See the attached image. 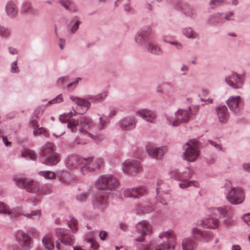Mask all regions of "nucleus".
Wrapping results in <instances>:
<instances>
[{
    "label": "nucleus",
    "mask_w": 250,
    "mask_h": 250,
    "mask_svg": "<svg viewBox=\"0 0 250 250\" xmlns=\"http://www.w3.org/2000/svg\"><path fill=\"white\" fill-rule=\"evenodd\" d=\"M219 224L218 219L210 217L198 222V225L205 228L215 229L218 227Z\"/></svg>",
    "instance_id": "21"
},
{
    "label": "nucleus",
    "mask_w": 250,
    "mask_h": 250,
    "mask_svg": "<svg viewBox=\"0 0 250 250\" xmlns=\"http://www.w3.org/2000/svg\"><path fill=\"white\" fill-rule=\"evenodd\" d=\"M100 238L102 240H104L107 236V233L105 231H102L99 234Z\"/></svg>",
    "instance_id": "54"
},
{
    "label": "nucleus",
    "mask_w": 250,
    "mask_h": 250,
    "mask_svg": "<svg viewBox=\"0 0 250 250\" xmlns=\"http://www.w3.org/2000/svg\"><path fill=\"white\" fill-rule=\"evenodd\" d=\"M243 220L248 225L250 226V213L245 214L243 217Z\"/></svg>",
    "instance_id": "47"
},
{
    "label": "nucleus",
    "mask_w": 250,
    "mask_h": 250,
    "mask_svg": "<svg viewBox=\"0 0 250 250\" xmlns=\"http://www.w3.org/2000/svg\"><path fill=\"white\" fill-rule=\"evenodd\" d=\"M157 186L158 187L156 189L157 193L159 195L160 197L162 196V198H164V199H162L160 202L162 204L166 205L167 204V200L170 197L169 191L166 190V191H164V190H162V189L165 187V185L163 184L162 181L158 180L157 181Z\"/></svg>",
    "instance_id": "20"
},
{
    "label": "nucleus",
    "mask_w": 250,
    "mask_h": 250,
    "mask_svg": "<svg viewBox=\"0 0 250 250\" xmlns=\"http://www.w3.org/2000/svg\"><path fill=\"white\" fill-rule=\"evenodd\" d=\"M243 168L246 170L250 171V164H245L243 165Z\"/></svg>",
    "instance_id": "58"
},
{
    "label": "nucleus",
    "mask_w": 250,
    "mask_h": 250,
    "mask_svg": "<svg viewBox=\"0 0 250 250\" xmlns=\"http://www.w3.org/2000/svg\"><path fill=\"white\" fill-rule=\"evenodd\" d=\"M119 227H120V229L124 231L126 230L127 228V225L124 223H120L119 225Z\"/></svg>",
    "instance_id": "55"
},
{
    "label": "nucleus",
    "mask_w": 250,
    "mask_h": 250,
    "mask_svg": "<svg viewBox=\"0 0 250 250\" xmlns=\"http://www.w3.org/2000/svg\"><path fill=\"white\" fill-rule=\"evenodd\" d=\"M62 101V96L61 94L59 95L55 99L49 101L48 104H53L55 103H59Z\"/></svg>",
    "instance_id": "45"
},
{
    "label": "nucleus",
    "mask_w": 250,
    "mask_h": 250,
    "mask_svg": "<svg viewBox=\"0 0 250 250\" xmlns=\"http://www.w3.org/2000/svg\"><path fill=\"white\" fill-rule=\"evenodd\" d=\"M100 125L98 126L99 129H102L104 127V125L105 124V121L103 117H100Z\"/></svg>",
    "instance_id": "50"
},
{
    "label": "nucleus",
    "mask_w": 250,
    "mask_h": 250,
    "mask_svg": "<svg viewBox=\"0 0 250 250\" xmlns=\"http://www.w3.org/2000/svg\"><path fill=\"white\" fill-rule=\"evenodd\" d=\"M43 245L48 250H52L54 248L53 241L52 239V235L50 234H46L43 236L42 239Z\"/></svg>",
    "instance_id": "28"
},
{
    "label": "nucleus",
    "mask_w": 250,
    "mask_h": 250,
    "mask_svg": "<svg viewBox=\"0 0 250 250\" xmlns=\"http://www.w3.org/2000/svg\"><path fill=\"white\" fill-rule=\"evenodd\" d=\"M217 115L220 122L225 123L229 119L228 109L226 106H220L216 108Z\"/></svg>",
    "instance_id": "23"
},
{
    "label": "nucleus",
    "mask_w": 250,
    "mask_h": 250,
    "mask_svg": "<svg viewBox=\"0 0 250 250\" xmlns=\"http://www.w3.org/2000/svg\"><path fill=\"white\" fill-rule=\"evenodd\" d=\"M170 43L172 44H174V45H177V47L178 49H180L182 48V45L181 44H178L177 42H171Z\"/></svg>",
    "instance_id": "60"
},
{
    "label": "nucleus",
    "mask_w": 250,
    "mask_h": 250,
    "mask_svg": "<svg viewBox=\"0 0 250 250\" xmlns=\"http://www.w3.org/2000/svg\"><path fill=\"white\" fill-rule=\"evenodd\" d=\"M42 155L46 156L49 155L44 161V164L46 165H54L60 160L59 155L54 152V146L50 143H46L42 149Z\"/></svg>",
    "instance_id": "8"
},
{
    "label": "nucleus",
    "mask_w": 250,
    "mask_h": 250,
    "mask_svg": "<svg viewBox=\"0 0 250 250\" xmlns=\"http://www.w3.org/2000/svg\"><path fill=\"white\" fill-rule=\"evenodd\" d=\"M123 170L127 173H137L142 171V167L138 161L127 160L123 164Z\"/></svg>",
    "instance_id": "13"
},
{
    "label": "nucleus",
    "mask_w": 250,
    "mask_h": 250,
    "mask_svg": "<svg viewBox=\"0 0 250 250\" xmlns=\"http://www.w3.org/2000/svg\"><path fill=\"white\" fill-rule=\"evenodd\" d=\"M208 211L215 216L220 215L222 216L224 219L223 223L225 226H229L232 224L233 221L228 213L229 208L228 207L223 206L219 208H210L208 209Z\"/></svg>",
    "instance_id": "10"
},
{
    "label": "nucleus",
    "mask_w": 250,
    "mask_h": 250,
    "mask_svg": "<svg viewBox=\"0 0 250 250\" xmlns=\"http://www.w3.org/2000/svg\"><path fill=\"white\" fill-rule=\"evenodd\" d=\"M66 78L65 77H62V78H61L60 79H59V81H58V83H63V82L66 79Z\"/></svg>",
    "instance_id": "62"
},
{
    "label": "nucleus",
    "mask_w": 250,
    "mask_h": 250,
    "mask_svg": "<svg viewBox=\"0 0 250 250\" xmlns=\"http://www.w3.org/2000/svg\"><path fill=\"white\" fill-rule=\"evenodd\" d=\"M224 3V0H211L209 2V5L211 8H214L223 5Z\"/></svg>",
    "instance_id": "40"
},
{
    "label": "nucleus",
    "mask_w": 250,
    "mask_h": 250,
    "mask_svg": "<svg viewBox=\"0 0 250 250\" xmlns=\"http://www.w3.org/2000/svg\"><path fill=\"white\" fill-rule=\"evenodd\" d=\"M231 250H241V247L239 245H233L231 248Z\"/></svg>",
    "instance_id": "59"
},
{
    "label": "nucleus",
    "mask_w": 250,
    "mask_h": 250,
    "mask_svg": "<svg viewBox=\"0 0 250 250\" xmlns=\"http://www.w3.org/2000/svg\"><path fill=\"white\" fill-rule=\"evenodd\" d=\"M71 100L75 102L79 106L84 108V112L86 111L90 106V103L86 100L78 97H71Z\"/></svg>",
    "instance_id": "29"
},
{
    "label": "nucleus",
    "mask_w": 250,
    "mask_h": 250,
    "mask_svg": "<svg viewBox=\"0 0 250 250\" xmlns=\"http://www.w3.org/2000/svg\"><path fill=\"white\" fill-rule=\"evenodd\" d=\"M186 145L188 146L183 154L184 159L189 162H193L199 156L198 142L195 140H189L187 143Z\"/></svg>",
    "instance_id": "7"
},
{
    "label": "nucleus",
    "mask_w": 250,
    "mask_h": 250,
    "mask_svg": "<svg viewBox=\"0 0 250 250\" xmlns=\"http://www.w3.org/2000/svg\"><path fill=\"white\" fill-rule=\"evenodd\" d=\"M39 174L46 179H53L55 177V173L51 171H42Z\"/></svg>",
    "instance_id": "37"
},
{
    "label": "nucleus",
    "mask_w": 250,
    "mask_h": 250,
    "mask_svg": "<svg viewBox=\"0 0 250 250\" xmlns=\"http://www.w3.org/2000/svg\"><path fill=\"white\" fill-rule=\"evenodd\" d=\"M150 32L148 31L141 30L138 33L136 38V41L138 43H142L146 41Z\"/></svg>",
    "instance_id": "32"
},
{
    "label": "nucleus",
    "mask_w": 250,
    "mask_h": 250,
    "mask_svg": "<svg viewBox=\"0 0 250 250\" xmlns=\"http://www.w3.org/2000/svg\"><path fill=\"white\" fill-rule=\"evenodd\" d=\"M79 24H80V21H77L76 22L75 24L71 28V31H72V32H75L77 30V29L78 28Z\"/></svg>",
    "instance_id": "53"
},
{
    "label": "nucleus",
    "mask_w": 250,
    "mask_h": 250,
    "mask_svg": "<svg viewBox=\"0 0 250 250\" xmlns=\"http://www.w3.org/2000/svg\"><path fill=\"white\" fill-rule=\"evenodd\" d=\"M8 34V31L7 29L1 27L0 25V35L1 36H7Z\"/></svg>",
    "instance_id": "49"
},
{
    "label": "nucleus",
    "mask_w": 250,
    "mask_h": 250,
    "mask_svg": "<svg viewBox=\"0 0 250 250\" xmlns=\"http://www.w3.org/2000/svg\"><path fill=\"white\" fill-rule=\"evenodd\" d=\"M11 71L12 73H18L19 72V70L17 66V61H15L11 64Z\"/></svg>",
    "instance_id": "44"
},
{
    "label": "nucleus",
    "mask_w": 250,
    "mask_h": 250,
    "mask_svg": "<svg viewBox=\"0 0 250 250\" xmlns=\"http://www.w3.org/2000/svg\"><path fill=\"white\" fill-rule=\"evenodd\" d=\"M159 237L161 239H166L167 243L158 245L156 247L155 250H167L175 249L176 236L173 231L170 230L162 232L159 235Z\"/></svg>",
    "instance_id": "6"
},
{
    "label": "nucleus",
    "mask_w": 250,
    "mask_h": 250,
    "mask_svg": "<svg viewBox=\"0 0 250 250\" xmlns=\"http://www.w3.org/2000/svg\"><path fill=\"white\" fill-rule=\"evenodd\" d=\"M41 214L40 210H37L32 211L30 213L25 214L24 215L28 219L37 221L40 219Z\"/></svg>",
    "instance_id": "33"
},
{
    "label": "nucleus",
    "mask_w": 250,
    "mask_h": 250,
    "mask_svg": "<svg viewBox=\"0 0 250 250\" xmlns=\"http://www.w3.org/2000/svg\"><path fill=\"white\" fill-rule=\"evenodd\" d=\"M201 100L203 101H208V103H212L213 102V100L210 99H208L207 100L201 99Z\"/></svg>",
    "instance_id": "63"
},
{
    "label": "nucleus",
    "mask_w": 250,
    "mask_h": 250,
    "mask_svg": "<svg viewBox=\"0 0 250 250\" xmlns=\"http://www.w3.org/2000/svg\"><path fill=\"white\" fill-rule=\"evenodd\" d=\"M30 123L34 128L33 133L34 135L43 134L45 137L48 136L49 134L44 127H39V125L38 124V122L36 119H32L30 121Z\"/></svg>",
    "instance_id": "26"
},
{
    "label": "nucleus",
    "mask_w": 250,
    "mask_h": 250,
    "mask_svg": "<svg viewBox=\"0 0 250 250\" xmlns=\"http://www.w3.org/2000/svg\"><path fill=\"white\" fill-rule=\"evenodd\" d=\"M17 238L21 246L25 248H28L32 243V241L29 236L23 232H19Z\"/></svg>",
    "instance_id": "22"
},
{
    "label": "nucleus",
    "mask_w": 250,
    "mask_h": 250,
    "mask_svg": "<svg viewBox=\"0 0 250 250\" xmlns=\"http://www.w3.org/2000/svg\"><path fill=\"white\" fill-rule=\"evenodd\" d=\"M21 156L23 157H29L31 160H34L36 158V155L35 152L31 150H26L21 153Z\"/></svg>",
    "instance_id": "36"
},
{
    "label": "nucleus",
    "mask_w": 250,
    "mask_h": 250,
    "mask_svg": "<svg viewBox=\"0 0 250 250\" xmlns=\"http://www.w3.org/2000/svg\"><path fill=\"white\" fill-rule=\"evenodd\" d=\"M88 242L91 243V247L94 250H97L99 247L98 244L94 241L93 238L86 239Z\"/></svg>",
    "instance_id": "43"
},
{
    "label": "nucleus",
    "mask_w": 250,
    "mask_h": 250,
    "mask_svg": "<svg viewBox=\"0 0 250 250\" xmlns=\"http://www.w3.org/2000/svg\"><path fill=\"white\" fill-rule=\"evenodd\" d=\"M181 71H187L188 70V67L186 65H183L181 68Z\"/></svg>",
    "instance_id": "61"
},
{
    "label": "nucleus",
    "mask_w": 250,
    "mask_h": 250,
    "mask_svg": "<svg viewBox=\"0 0 250 250\" xmlns=\"http://www.w3.org/2000/svg\"><path fill=\"white\" fill-rule=\"evenodd\" d=\"M209 143L214 146V147L216 148V149H219V150H222V151H224L225 149H224L223 147H222L221 146V145L220 144H218L215 142H214L213 141H209Z\"/></svg>",
    "instance_id": "48"
},
{
    "label": "nucleus",
    "mask_w": 250,
    "mask_h": 250,
    "mask_svg": "<svg viewBox=\"0 0 250 250\" xmlns=\"http://www.w3.org/2000/svg\"><path fill=\"white\" fill-rule=\"evenodd\" d=\"M28 232L30 234L32 235L33 236H38V233L35 229H33V228L30 229L29 230Z\"/></svg>",
    "instance_id": "52"
},
{
    "label": "nucleus",
    "mask_w": 250,
    "mask_h": 250,
    "mask_svg": "<svg viewBox=\"0 0 250 250\" xmlns=\"http://www.w3.org/2000/svg\"><path fill=\"white\" fill-rule=\"evenodd\" d=\"M195 246V242L191 238H186L183 240L182 247L183 250H193Z\"/></svg>",
    "instance_id": "30"
},
{
    "label": "nucleus",
    "mask_w": 250,
    "mask_h": 250,
    "mask_svg": "<svg viewBox=\"0 0 250 250\" xmlns=\"http://www.w3.org/2000/svg\"><path fill=\"white\" fill-rule=\"evenodd\" d=\"M0 212L6 214H10L13 213L11 211L8 207L3 203H0Z\"/></svg>",
    "instance_id": "41"
},
{
    "label": "nucleus",
    "mask_w": 250,
    "mask_h": 250,
    "mask_svg": "<svg viewBox=\"0 0 250 250\" xmlns=\"http://www.w3.org/2000/svg\"><path fill=\"white\" fill-rule=\"evenodd\" d=\"M92 161L93 157H92L84 158L81 160V164L82 165L81 171L83 174H86L88 172L92 171L94 169L99 168L103 163V159L99 158L94 161V163L92 166H89V165Z\"/></svg>",
    "instance_id": "11"
},
{
    "label": "nucleus",
    "mask_w": 250,
    "mask_h": 250,
    "mask_svg": "<svg viewBox=\"0 0 250 250\" xmlns=\"http://www.w3.org/2000/svg\"><path fill=\"white\" fill-rule=\"evenodd\" d=\"M192 174V171L189 168H186L183 173H179L176 171L171 173L172 176L174 177L177 180L182 182L179 184V187L181 188H185L191 186L195 187L199 186V183L195 181H188L191 178Z\"/></svg>",
    "instance_id": "3"
},
{
    "label": "nucleus",
    "mask_w": 250,
    "mask_h": 250,
    "mask_svg": "<svg viewBox=\"0 0 250 250\" xmlns=\"http://www.w3.org/2000/svg\"><path fill=\"white\" fill-rule=\"evenodd\" d=\"M139 250H151V249L148 246L143 245L139 248Z\"/></svg>",
    "instance_id": "56"
},
{
    "label": "nucleus",
    "mask_w": 250,
    "mask_h": 250,
    "mask_svg": "<svg viewBox=\"0 0 250 250\" xmlns=\"http://www.w3.org/2000/svg\"><path fill=\"white\" fill-rule=\"evenodd\" d=\"M31 10V6L30 4L28 3H26L24 4L22 6V11L23 12H29Z\"/></svg>",
    "instance_id": "46"
},
{
    "label": "nucleus",
    "mask_w": 250,
    "mask_h": 250,
    "mask_svg": "<svg viewBox=\"0 0 250 250\" xmlns=\"http://www.w3.org/2000/svg\"><path fill=\"white\" fill-rule=\"evenodd\" d=\"M59 1L66 9L72 12L77 11L76 6L71 0H59Z\"/></svg>",
    "instance_id": "31"
},
{
    "label": "nucleus",
    "mask_w": 250,
    "mask_h": 250,
    "mask_svg": "<svg viewBox=\"0 0 250 250\" xmlns=\"http://www.w3.org/2000/svg\"><path fill=\"white\" fill-rule=\"evenodd\" d=\"M56 234L61 242L65 245H72L74 240L72 237L66 233L64 229L58 228L56 229Z\"/></svg>",
    "instance_id": "15"
},
{
    "label": "nucleus",
    "mask_w": 250,
    "mask_h": 250,
    "mask_svg": "<svg viewBox=\"0 0 250 250\" xmlns=\"http://www.w3.org/2000/svg\"><path fill=\"white\" fill-rule=\"evenodd\" d=\"M146 192L144 187L128 188L124 191V195L126 197L139 198Z\"/></svg>",
    "instance_id": "18"
},
{
    "label": "nucleus",
    "mask_w": 250,
    "mask_h": 250,
    "mask_svg": "<svg viewBox=\"0 0 250 250\" xmlns=\"http://www.w3.org/2000/svg\"><path fill=\"white\" fill-rule=\"evenodd\" d=\"M71 116L72 114H64L61 115L59 119L61 122L67 124V128L72 132H74L76 127L79 126V130L80 133L87 134L89 136L93 137L91 132L93 131L94 126L89 118L84 117L80 119V121H78L70 119Z\"/></svg>",
    "instance_id": "1"
},
{
    "label": "nucleus",
    "mask_w": 250,
    "mask_h": 250,
    "mask_svg": "<svg viewBox=\"0 0 250 250\" xmlns=\"http://www.w3.org/2000/svg\"><path fill=\"white\" fill-rule=\"evenodd\" d=\"M68 225L70 229L73 231H77L78 227H77V220L74 218H72L70 221H69Z\"/></svg>",
    "instance_id": "39"
},
{
    "label": "nucleus",
    "mask_w": 250,
    "mask_h": 250,
    "mask_svg": "<svg viewBox=\"0 0 250 250\" xmlns=\"http://www.w3.org/2000/svg\"><path fill=\"white\" fill-rule=\"evenodd\" d=\"M191 115L190 109H179L175 114V117L170 120L168 119L169 124L173 126H176L182 123H187Z\"/></svg>",
    "instance_id": "9"
},
{
    "label": "nucleus",
    "mask_w": 250,
    "mask_h": 250,
    "mask_svg": "<svg viewBox=\"0 0 250 250\" xmlns=\"http://www.w3.org/2000/svg\"><path fill=\"white\" fill-rule=\"evenodd\" d=\"M136 114L149 123H153L156 118L155 113L147 109H139L136 111Z\"/></svg>",
    "instance_id": "19"
},
{
    "label": "nucleus",
    "mask_w": 250,
    "mask_h": 250,
    "mask_svg": "<svg viewBox=\"0 0 250 250\" xmlns=\"http://www.w3.org/2000/svg\"><path fill=\"white\" fill-rule=\"evenodd\" d=\"M148 51L153 54H158L160 51V48L153 43H149L147 46Z\"/></svg>",
    "instance_id": "35"
},
{
    "label": "nucleus",
    "mask_w": 250,
    "mask_h": 250,
    "mask_svg": "<svg viewBox=\"0 0 250 250\" xmlns=\"http://www.w3.org/2000/svg\"><path fill=\"white\" fill-rule=\"evenodd\" d=\"M18 187L25 189L27 191L31 193H36L40 190V186L37 182L33 181H28L24 178H18L15 180Z\"/></svg>",
    "instance_id": "12"
},
{
    "label": "nucleus",
    "mask_w": 250,
    "mask_h": 250,
    "mask_svg": "<svg viewBox=\"0 0 250 250\" xmlns=\"http://www.w3.org/2000/svg\"><path fill=\"white\" fill-rule=\"evenodd\" d=\"M74 250H83L80 247H75L73 248Z\"/></svg>",
    "instance_id": "64"
},
{
    "label": "nucleus",
    "mask_w": 250,
    "mask_h": 250,
    "mask_svg": "<svg viewBox=\"0 0 250 250\" xmlns=\"http://www.w3.org/2000/svg\"><path fill=\"white\" fill-rule=\"evenodd\" d=\"M152 228L148 222L142 221L138 223L136 226V230L133 233V236L136 241L142 242L145 239L146 234H150Z\"/></svg>",
    "instance_id": "5"
},
{
    "label": "nucleus",
    "mask_w": 250,
    "mask_h": 250,
    "mask_svg": "<svg viewBox=\"0 0 250 250\" xmlns=\"http://www.w3.org/2000/svg\"><path fill=\"white\" fill-rule=\"evenodd\" d=\"M86 196L85 193L82 194L77 197V199L80 201H83L86 200Z\"/></svg>",
    "instance_id": "51"
},
{
    "label": "nucleus",
    "mask_w": 250,
    "mask_h": 250,
    "mask_svg": "<svg viewBox=\"0 0 250 250\" xmlns=\"http://www.w3.org/2000/svg\"><path fill=\"white\" fill-rule=\"evenodd\" d=\"M136 122L134 118H125L120 122L121 127L124 130H130L135 126Z\"/></svg>",
    "instance_id": "25"
},
{
    "label": "nucleus",
    "mask_w": 250,
    "mask_h": 250,
    "mask_svg": "<svg viewBox=\"0 0 250 250\" xmlns=\"http://www.w3.org/2000/svg\"><path fill=\"white\" fill-rule=\"evenodd\" d=\"M192 235L195 238L200 241L208 242L212 238V234L209 231H201L197 228H194L192 230Z\"/></svg>",
    "instance_id": "16"
},
{
    "label": "nucleus",
    "mask_w": 250,
    "mask_h": 250,
    "mask_svg": "<svg viewBox=\"0 0 250 250\" xmlns=\"http://www.w3.org/2000/svg\"><path fill=\"white\" fill-rule=\"evenodd\" d=\"M117 180L112 175H102L96 181L95 186L101 190H111L118 185Z\"/></svg>",
    "instance_id": "4"
},
{
    "label": "nucleus",
    "mask_w": 250,
    "mask_h": 250,
    "mask_svg": "<svg viewBox=\"0 0 250 250\" xmlns=\"http://www.w3.org/2000/svg\"><path fill=\"white\" fill-rule=\"evenodd\" d=\"M184 34L188 38H195L197 34L191 28H186L183 31Z\"/></svg>",
    "instance_id": "38"
},
{
    "label": "nucleus",
    "mask_w": 250,
    "mask_h": 250,
    "mask_svg": "<svg viewBox=\"0 0 250 250\" xmlns=\"http://www.w3.org/2000/svg\"><path fill=\"white\" fill-rule=\"evenodd\" d=\"M225 187L228 191L227 198L230 203L237 205L243 202L245 196L241 188L233 187L230 182L229 181H226Z\"/></svg>",
    "instance_id": "2"
},
{
    "label": "nucleus",
    "mask_w": 250,
    "mask_h": 250,
    "mask_svg": "<svg viewBox=\"0 0 250 250\" xmlns=\"http://www.w3.org/2000/svg\"><path fill=\"white\" fill-rule=\"evenodd\" d=\"M0 138H2V142L5 146H8L11 144V143L8 140L7 137L4 135V131L2 129H0Z\"/></svg>",
    "instance_id": "42"
},
{
    "label": "nucleus",
    "mask_w": 250,
    "mask_h": 250,
    "mask_svg": "<svg viewBox=\"0 0 250 250\" xmlns=\"http://www.w3.org/2000/svg\"><path fill=\"white\" fill-rule=\"evenodd\" d=\"M146 149L148 155L154 158L163 156L167 151L165 147H156L151 145H147Z\"/></svg>",
    "instance_id": "17"
},
{
    "label": "nucleus",
    "mask_w": 250,
    "mask_h": 250,
    "mask_svg": "<svg viewBox=\"0 0 250 250\" xmlns=\"http://www.w3.org/2000/svg\"><path fill=\"white\" fill-rule=\"evenodd\" d=\"M9 51L10 53L12 54V55L16 54L17 53V50L16 49L14 48H12V47H10L9 48Z\"/></svg>",
    "instance_id": "57"
},
{
    "label": "nucleus",
    "mask_w": 250,
    "mask_h": 250,
    "mask_svg": "<svg viewBox=\"0 0 250 250\" xmlns=\"http://www.w3.org/2000/svg\"><path fill=\"white\" fill-rule=\"evenodd\" d=\"M242 100L240 96H231L227 101V104L229 108L232 110L236 109L241 104Z\"/></svg>",
    "instance_id": "27"
},
{
    "label": "nucleus",
    "mask_w": 250,
    "mask_h": 250,
    "mask_svg": "<svg viewBox=\"0 0 250 250\" xmlns=\"http://www.w3.org/2000/svg\"><path fill=\"white\" fill-rule=\"evenodd\" d=\"M244 79L243 76L240 75L235 72L226 78V83L234 88H240L244 83Z\"/></svg>",
    "instance_id": "14"
},
{
    "label": "nucleus",
    "mask_w": 250,
    "mask_h": 250,
    "mask_svg": "<svg viewBox=\"0 0 250 250\" xmlns=\"http://www.w3.org/2000/svg\"><path fill=\"white\" fill-rule=\"evenodd\" d=\"M107 203V198L101 195L96 196L93 200L94 206L101 209H104L106 207Z\"/></svg>",
    "instance_id": "24"
},
{
    "label": "nucleus",
    "mask_w": 250,
    "mask_h": 250,
    "mask_svg": "<svg viewBox=\"0 0 250 250\" xmlns=\"http://www.w3.org/2000/svg\"><path fill=\"white\" fill-rule=\"evenodd\" d=\"M6 10L9 15L14 16L17 13V9L15 4L12 2L8 3L6 6Z\"/></svg>",
    "instance_id": "34"
}]
</instances>
